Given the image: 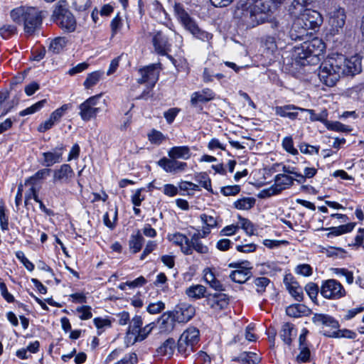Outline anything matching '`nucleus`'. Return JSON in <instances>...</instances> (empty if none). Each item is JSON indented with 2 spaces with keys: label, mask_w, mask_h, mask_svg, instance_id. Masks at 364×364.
<instances>
[{
  "label": "nucleus",
  "mask_w": 364,
  "mask_h": 364,
  "mask_svg": "<svg viewBox=\"0 0 364 364\" xmlns=\"http://www.w3.org/2000/svg\"><path fill=\"white\" fill-rule=\"evenodd\" d=\"M361 70V60L358 56L346 58L342 54H333L320 65L318 75L321 82L332 87L341 76L354 75Z\"/></svg>",
  "instance_id": "1"
},
{
  "label": "nucleus",
  "mask_w": 364,
  "mask_h": 364,
  "mask_svg": "<svg viewBox=\"0 0 364 364\" xmlns=\"http://www.w3.org/2000/svg\"><path fill=\"white\" fill-rule=\"evenodd\" d=\"M273 9L274 6L267 0L248 1L242 9L240 17L248 26L255 27L265 22Z\"/></svg>",
  "instance_id": "2"
},
{
  "label": "nucleus",
  "mask_w": 364,
  "mask_h": 364,
  "mask_svg": "<svg viewBox=\"0 0 364 364\" xmlns=\"http://www.w3.org/2000/svg\"><path fill=\"white\" fill-rule=\"evenodd\" d=\"M12 21L18 24H23L24 31L32 34L42 23V11L32 6H19L10 12Z\"/></svg>",
  "instance_id": "3"
},
{
  "label": "nucleus",
  "mask_w": 364,
  "mask_h": 364,
  "mask_svg": "<svg viewBox=\"0 0 364 364\" xmlns=\"http://www.w3.org/2000/svg\"><path fill=\"white\" fill-rule=\"evenodd\" d=\"M325 48V43L321 39L314 38L295 47L294 55L299 60H306L308 63H316L319 61V56L323 55Z\"/></svg>",
  "instance_id": "4"
},
{
  "label": "nucleus",
  "mask_w": 364,
  "mask_h": 364,
  "mask_svg": "<svg viewBox=\"0 0 364 364\" xmlns=\"http://www.w3.org/2000/svg\"><path fill=\"white\" fill-rule=\"evenodd\" d=\"M102 95L100 93L90 97L78 106V114L83 121L95 119L107 107L106 99H102Z\"/></svg>",
  "instance_id": "5"
},
{
  "label": "nucleus",
  "mask_w": 364,
  "mask_h": 364,
  "mask_svg": "<svg viewBox=\"0 0 364 364\" xmlns=\"http://www.w3.org/2000/svg\"><path fill=\"white\" fill-rule=\"evenodd\" d=\"M53 21L65 32H73L76 28V20L68 8L65 0H60L52 14Z\"/></svg>",
  "instance_id": "6"
},
{
  "label": "nucleus",
  "mask_w": 364,
  "mask_h": 364,
  "mask_svg": "<svg viewBox=\"0 0 364 364\" xmlns=\"http://www.w3.org/2000/svg\"><path fill=\"white\" fill-rule=\"evenodd\" d=\"M174 11L178 19L185 28L193 36L203 41H208L212 38V34L201 30L195 21L191 18L188 14L184 10L182 5L176 4L174 6Z\"/></svg>",
  "instance_id": "7"
},
{
  "label": "nucleus",
  "mask_w": 364,
  "mask_h": 364,
  "mask_svg": "<svg viewBox=\"0 0 364 364\" xmlns=\"http://www.w3.org/2000/svg\"><path fill=\"white\" fill-rule=\"evenodd\" d=\"M331 0H323V6L328 16L329 25L333 35L343 31L346 23V14L343 8L337 5H329Z\"/></svg>",
  "instance_id": "8"
},
{
  "label": "nucleus",
  "mask_w": 364,
  "mask_h": 364,
  "mask_svg": "<svg viewBox=\"0 0 364 364\" xmlns=\"http://www.w3.org/2000/svg\"><path fill=\"white\" fill-rule=\"evenodd\" d=\"M200 333L196 327H189L180 336L178 341V350L184 357L193 352L195 346L198 343Z\"/></svg>",
  "instance_id": "9"
},
{
  "label": "nucleus",
  "mask_w": 364,
  "mask_h": 364,
  "mask_svg": "<svg viewBox=\"0 0 364 364\" xmlns=\"http://www.w3.org/2000/svg\"><path fill=\"white\" fill-rule=\"evenodd\" d=\"M320 293L323 297L329 300H338L346 295L343 286L334 279L323 281L320 287Z\"/></svg>",
  "instance_id": "10"
},
{
  "label": "nucleus",
  "mask_w": 364,
  "mask_h": 364,
  "mask_svg": "<svg viewBox=\"0 0 364 364\" xmlns=\"http://www.w3.org/2000/svg\"><path fill=\"white\" fill-rule=\"evenodd\" d=\"M299 12V15L296 18L295 28L303 25L309 30H314L323 22L321 14L315 10L305 9Z\"/></svg>",
  "instance_id": "11"
},
{
  "label": "nucleus",
  "mask_w": 364,
  "mask_h": 364,
  "mask_svg": "<svg viewBox=\"0 0 364 364\" xmlns=\"http://www.w3.org/2000/svg\"><path fill=\"white\" fill-rule=\"evenodd\" d=\"M293 177L287 174H277L274 177V183L264 191L268 196L280 193L283 190L291 187L294 183Z\"/></svg>",
  "instance_id": "12"
},
{
  "label": "nucleus",
  "mask_w": 364,
  "mask_h": 364,
  "mask_svg": "<svg viewBox=\"0 0 364 364\" xmlns=\"http://www.w3.org/2000/svg\"><path fill=\"white\" fill-rule=\"evenodd\" d=\"M139 73L141 77L138 79V82L147 83L153 87L159 80V68L156 64H151L139 69Z\"/></svg>",
  "instance_id": "13"
},
{
  "label": "nucleus",
  "mask_w": 364,
  "mask_h": 364,
  "mask_svg": "<svg viewBox=\"0 0 364 364\" xmlns=\"http://www.w3.org/2000/svg\"><path fill=\"white\" fill-rule=\"evenodd\" d=\"M157 164L166 172L171 173L183 172L187 168V164L186 162L178 161L173 158L163 157Z\"/></svg>",
  "instance_id": "14"
},
{
  "label": "nucleus",
  "mask_w": 364,
  "mask_h": 364,
  "mask_svg": "<svg viewBox=\"0 0 364 364\" xmlns=\"http://www.w3.org/2000/svg\"><path fill=\"white\" fill-rule=\"evenodd\" d=\"M152 43L155 51L161 55H166L171 50V44L167 37L161 31H156L152 33Z\"/></svg>",
  "instance_id": "15"
},
{
  "label": "nucleus",
  "mask_w": 364,
  "mask_h": 364,
  "mask_svg": "<svg viewBox=\"0 0 364 364\" xmlns=\"http://www.w3.org/2000/svg\"><path fill=\"white\" fill-rule=\"evenodd\" d=\"M208 236V232L199 231L193 233L189 239V247L191 248V255L193 254V250L199 254H207L209 251L208 246L203 245L200 239L205 238Z\"/></svg>",
  "instance_id": "16"
},
{
  "label": "nucleus",
  "mask_w": 364,
  "mask_h": 364,
  "mask_svg": "<svg viewBox=\"0 0 364 364\" xmlns=\"http://www.w3.org/2000/svg\"><path fill=\"white\" fill-rule=\"evenodd\" d=\"M284 284L286 286L289 294L298 301H301L304 299L303 289L299 283L291 275H287L284 279Z\"/></svg>",
  "instance_id": "17"
},
{
  "label": "nucleus",
  "mask_w": 364,
  "mask_h": 364,
  "mask_svg": "<svg viewBox=\"0 0 364 364\" xmlns=\"http://www.w3.org/2000/svg\"><path fill=\"white\" fill-rule=\"evenodd\" d=\"M65 149L63 144H60L55 147L53 151L43 152L42 164L49 167L53 164L60 162L63 152Z\"/></svg>",
  "instance_id": "18"
},
{
  "label": "nucleus",
  "mask_w": 364,
  "mask_h": 364,
  "mask_svg": "<svg viewBox=\"0 0 364 364\" xmlns=\"http://www.w3.org/2000/svg\"><path fill=\"white\" fill-rule=\"evenodd\" d=\"M229 267L237 268L230 274V278L235 282L243 284L251 277L250 268L241 267L237 263H230Z\"/></svg>",
  "instance_id": "19"
},
{
  "label": "nucleus",
  "mask_w": 364,
  "mask_h": 364,
  "mask_svg": "<svg viewBox=\"0 0 364 364\" xmlns=\"http://www.w3.org/2000/svg\"><path fill=\"white\" fill-rule=\"evenodd\" d=\"M74 171L69 164H65L54 171L53 182L68 183L74 176Z\"/></svg>",
  "instance_id": "20"
},
{
  "label": "nucleus",
  "mask_w": 364,
  "mask_h": 364,
  "mask_svg": "<svg viewBox=\"0 0 364 364\" xmlns=\"http://www.w3.org/2000/svg\"><path fill=\"white\" fill-rule=\"evenodd\" d=\"M168 239L172 243L181 247V252L186 255H191V248L189 247V238L181 232H175L168 235Z\"/></svg>",
  "instance_id": "21"
},
{
  "label": "nucleus",
  "mask_w": 364,
  "mask_h": 364,
  "mask_svg": "<svg viewBox=\"0 0 364 364\" xmlns=\"http://www.w3.org/2000/svg\"><path fill=\"white\" fill-rule=\"evenodd\" d=\"M195 314V309L193 306L188 304H181L177 306L174 317L180 323L188 321Z\"/></svg>",
  "instance_id": "22"
},
{
  "label": "nucleus",
  "mask_w": 364,
  "mask_h": 364,
  "mask_svg": "<svg viewBox=\"0 0 364 364\" xmlns=\"http://www.w3.org/2000/svg\"><path fill=\"white\" fill-rule=\"evenodd\" d=\"M300 109H301V107H296L294 105H286L275 107L274 111L275 114L281 117H287L289 119L294 120L297 118Z\"/></svg>",
  "instance_id": "23"
},
{
  "label": "nucleus",
  "mask_w": 364,
  "mask_h": 364,
  "mask_svg": "<svg viewBox=\"0 0 364 364\" xmlns=\"http://www.w3.org/2000/svg\"><path fill=\"white\" fill-rule=\"evenodd\" d=\"M208 304L214 310L224 309L228 305V301L225 294H209L207 297Z\"/></svg>",
  "instance_id": "24"
},
{
  "label": "nucleus",
  "mask_w": 364,
  "mask_h": 364,
  "mask_svg": "<svg viewBox=\"0 0 364 364\" xmlns=\"http://www.w3.org/2000/svg\"><path fill=\"white\" fill-rule=\"evenodd\" d=\"M311 320L312 322L316 325L321 324L325 326L331 327L333 329H338L340 326L338 321L328 314H314Z\"/></svg>",
  "instance_id": "25"
},
{
  "label": "nucleus",
  "mask_w": 364,
  "mask_h": 364,
  "mask_svg": "<svg viewBox=\"0 0 364 364\" xmlns=\"http://www.w3.org/2000/svg\"><path fill=\"white\" fill-rule=\"evenodd\" d=\"M200 218L203 225L200 231L205 230L208 232V235L210 233L211 229L218 227L219 217L215 213H203L200 215Z\"/></svg>",
  "instance_id": "26"
},
{
  "label": "nucleus",
  "mask_w": 364,
  "mask_h": 364,
  "mask_svg": "<svg viewBox=\"0 0 364 364\" xmlns=\"http://www.w3.org/2000/svg\"><path fill=\"white\" fill-rule=\"evenodd\" d=\"M215 97V93L209 88H205L199 92H195L191 95V104L196 106L198 102H206Z\"/></svg>",
  "instance_id": "27"
},
{
  "label": "nucleus",
  "mask_w": 364,
  "mask_h": 364,
  "mask_svg": "<svg viewBox=\"0 0 364 364\" xmlns=\"http://www.w3.org/2000/svg\"><path fill=\"white\" fill-rule=\"evenodd\" d=\"M355 223H350L346 225H339L337 227H331V228H321L320 230H328L329 232L326 234L327 237H333L341 235L345 233H348L351 232Z\"/></svg>",
  "instance_id": "28"
},
{
  "label": "nucleus",
  "mask_w": 364,
  "mask_h": 364,
  "mask_svg": "<svg viewBox=\"0 0 364 364\" xmlns=\"http://www.w3.org/2000/svg\"><path fill=\"white\" fill-rule=\"evenodd\" d=\"M168 156L176 159L188 160L191 158V153L187 146H173L168 150Z\"/></svg>",
  "instance_id": "29"
},
{
  "label": "nucleus",
  "mask_w": 364,
  "mask_h": 364,
  "mask_svg": "<svg viewBox=\"0 0 364 364\" xmlns=\"http://www.w3.org/2000/svg\"><path fill=\"white\" fill-rule=\"evenodd\" d=\"M296 19L294 20L291 28L289 31V36L294 41H304L309 35L311 34L308 28H304L303 25H300L298 28H295Z\"/></svg>",
  "instance_id": "30"
},
{
  "label": "nucleus",
  "mask_w": 364,
  "mask_h": 364,
  "mask_svg": "<svg viewBox=\"0 0 364 364\" xmlns=\"http://www.w3.org/2000/svg\"><path fill=\"white\" fill-rule=\"evenodd\" d=\"M286 312L288 316L297 318L309 315L311 310L304 304H296L288 306Z\"/></svg>",
  "instance_id": "31"
},
{
  "label": "nucleus",
  "mask_w": 364,
  "mask_h": 364,
  "mask_svg": "<svg viewBox=\"0 0 364 364\" xmlns=\"http://www.w3.org/2000/svg\"><path fill=\"white\" fill-rule=\"evenodd\" d=\"M142 323V319L139 316H136L132 319L126 336L127 343H131L133 338L141 328Z\"/></svg>",
  "instance_id": "32"
},
{
  "label": "nucleus",
  "mask_w": 364,
  "mask_h": 364,
  "mask_svg": "<svg viewBox=\"0 0 364 364\" xmlns=\"http://www.w3.org/2000/svg\"><path fill=\"white\" fill-rule=\"evenodd\" d=\"M336 330V331H323V335L326 337L336 338H349V339H354L356 337V333L353 331H350V330H348L346 328H343V329L338 328Z\"/></svg>",
  "instance_id": "33"
},
{
  "label": "nucleus",
  "mask_w": 364,
  "mask_h": 364,
  "mask_svg": "<svg viewBox=\"0 0 364 364\" xmlns=\"http://www.w3.org/2000/svg\"><path fill=\"white\" fill-rule=\"evenodd\" d=\"M280 336L287 345H291L293 338L296 336L294 325L290 323H284L281 329Z\"/></svg>",
  "instance_id": "34"
},
{
  "label": "nucleus",
  "mask_w": 364,
  "mask_h": 364,
  "mask_svg": "<svg viewBox=\"0 0 364 364\" xmlns=\"http://www.w3.org/2000/svg\"><path fill=\"white\" fill-rule=\"evenodd\" d=\"M50 171L51 170L49 168H43L38 171L34 175L30 176L25 181V185H33L36 186L49 176Z\"/></svg>",
  "instance_id": "35"
},
{
  "label": "nucleus",
  "mask_w": 364,
  "mask_h": 364,
  "mask_svg": "<svg viewBox=\"0 0 364 364\" xmlns=\"http://www.w3.org/2000/svg\"><path fill=\"white\" fill-rule=\"evenodd\" d=\"M68 40L65 37H57L53 39L49 45L48 51L52 53L58 54L66 47Z\"/></svg>",
  "instance_id": "36"
},
{
  "label": "nucleus",
  "mask_w": 364,
  "mask_h": 364,
  "mask_svg": "<svg viewBox=\"0 0 364 364\" xmlns=\"http://www.w3.org/2000/svg\"><path fill=\"white\" fill-rule=\"evenodd\" d=\"M300 111L308 112L310 114V120L311 122H320L325 125L328 120V113L326 109H323L318 114L315 112L314 109H311L301 108Z\"/></svg>",
  "instance_id": "37"
},
{
  "label": "nucleus",
  "mask_w": 364,
  "mask_h": 364,
  "mask_svg": "<svg viewBox=\"0 0 364 364\" xmlns=\"http://www.w3.org/2000/svg\"><path fill=\"white\" fill-rule=\"evenodd\" d=\"M144 242V239L140 234L139 231L136 235H132L129 241L130 251L136 254L139 252Z\"/></svg>",
  "instance_id": "38"
},
{
  "label": "nucleus",
  "mask_w": 364,
  "mask_h": 364,
  "mask_svg": "<svg viewBox=\"0 0 364 364\" xmlns=\"http://www.w3.org/2000/svg\"><path fill=\"white\" fill-rule=\"evenodd\" d=\"M206 288L200 284L192 285L186 289V295L194 299H199L205 296Z\"/></svg>",
  "instance_id": "39"
},
{
  "label": "nucleus",
  "mask_w": 364,
  "mask_h": 364,
  "mask_svg": "<svg viewBox=\"0 0 364 364\" xmlns=\"http://www.w3.org/2000/svg\"><path fill=\"white\" fill-rule=\"evenodd\" d=\"M104 72L102 70L94 71L89 73L83 82L85 89H90L96 85L102 77Z\"/></svg>",
  "instance_id": "40"
},
{
  "label": "nucleus",
  "mask_w": 364,
  "mask_h": 364,
  "mask_svg": "<svg viewBox=\"0 0 364 364\" xmlns=\"http://www.w3.org/2000/svg\"><path fill=\"white\" fill-rule=\"evenodd\" d=\"M176 347L175 341L173 338H168L157 349V353L160 355H168L170 357L173 355Z\"/></svg>",
  "instance_id": "41"
},
{
  "label": "nucleus",
  "mask_w": 364,
  "mask_h": 364,
  "mask_svg": "<svg viewBox=\"0 0 364 364\" xmlns=\"http://www.w3.org/2000/svg\"><path fill=\"white\" fill-rule=\"evenodd\" d=\"M154 327V323H151L145 326L144 328H141L137 332L136 335L133 338L130 344L133 345L136 342L142 341L146 338L149 334L151 332Z\"/></svg>",
  "instance_id": "42"
},
{
  "label": "nucleus",
  "mask_w": 364,
  "mask_h": 364,
  "mask_svg": "<svg viewBox=\"0 0 364 364\" xmlns=\"http://www.w3.org/2000/svg\"><path fill=\"white\" fill-rule=\"evenodd\" d=\"M159 329L161 333H166L173 328V318L168 315L163 314L159 319Z\"/></svg>",
  "instance_id": "43"
},
{
  "label": "nucleus",
  "mask_w": 364,
  "mask_h": 364,
  "mask_svg": "<svg viewBox=\"0 0 364 364\" xmlns=\"http://www.w3.org/2000/svg\"><path fill=\"white\" fill-rule=\"evenodd\" d=\"M255 202L256 200L254 198H242L234 203V207L238 210H250L255 205Z\"/></svg>",
  "instance_id": "44"
},
{
  "label": "nucleus",
  "mask_w": 364,
  "mask_h": 364,
  "mask_svg": "<svg viewBox=\"0 0 364 364\" xmlns=\"http://www.w3.org/2000/svg\"><path fill=\"white\" fill-rule=\"evenodd\" d=\"M237 360L242 363L257 364L261 360V358L252 352H243L239 355Z\"/></svg>",
  "instance_id": "45"
},
{
  "label": "nucleus",
  "mask_w": 364,
  "mask_h": 364,
  "mask_svg": "<svg viewBox=\"0 0 364 364\" xmlns=\"http://www.w3.org/2000/svg\"><path fill=\"white\" fill-rule=\"evenodd\" d=\"M325 127L328 130L338 132H350L352 131V129L349 126L345 125L338 121L332 122L327 120Z\"/></svg>",
  "instance_id": "46"
},
{
  "label": "nucleus",
  "mask_w": 364,
  "mask_h": 364,
  "mask_svg": "<svg viewBox=\"0 0 364 364\" xmlns=\"http://www.w3.org/2000/svg\"><path fill=\"white\" fill-rule=\"evenodd\" d=\"M195 181L198 183L199 186L206 189L208 191L213 193L211 187V181L209 176L205 173H200L195 177Z\"/></svg>",
  "instance_id": "47"
},
{
  "label": "nucleus",
  "mask_w": 364,
  "mask_h": 364,
  "mask_svg": "<svg viewBox=\"0 0 364 364\" xmlns=\"http://www.w3.org/2000/svg\"><path fill=\"white\" fill-rule=\"evenodd\" d=\"M147 136L149 141L155 145H160L166 140V136L161 132L156 129H152Z\"/></svg>",
  "instance_id": "48"
},
{
  "label": "nucleus",
  "mask_w": 364,
  "mask_h": 364,
  "mask_svg": "<svg viewBox=\"0 0 364 364\" xmlns=\"http://www.w3.org/2000/svg\"><path fill=\"white\" fill-rule=\"evenodd\" d=\"M46 103V100H42L34 105H31V107L21 111L19 112V115L21 117L33 114L38 111H39L41 108L44 107V105Z\"/></svg>",
  "instance_id": "49"
},
{
  "label": "nucleus",
  "mask_w": 364,
  "mask_h": 364,
  "mask_svg": "<svg viewBox=\"0 0 364 364\" xmlns=\"http://www.w3.org/2000/svg\"><path fill=\"white\" fill-rule=\"evenodd\" d=\"M332 272L337 276L345 277L346 281L348 284H353L354 277L353 273L351 271L346 268H333Z\"/></svg>",
  "instance_id": "50"
},
{
  "label": "nucleus",
  "mask_w": 364,
  "mask_h": 364,
  "mask_svg": "<svg viewBox=\"0 0 364 364\" xmlns=\"http://www.w3.org/2000/svg\"><path fill=\"white\" fill-rule=\"evenodd\" d=\"M304 289L306 294L309 295V298L315 301L317 299V296L318 292L320 291V288L314 282H309L304 287Z\"/></svg>",
  "instance_id": "51"
},
{
  "label": "nucleus",
  "mask_w": 364,
  "mask_h": 364,
  "mask_svg": "<svg viewBox=\"0 0 364 364\" xmlns=\"http://www.w3.org/2000/svg\"><path fill=\"white\" fill-rule=\"evenodd\" d=\"M256 290L259 294L265 291L266 287L269 284L270 280L267 277H262L255 278L253 281Z\"/></svg>",
  "instance_id": "52"
},
{
  "label": "nucleus",
  "mask_w": 364,
  "mask_h": 364,
  "mask_svg": "<svg viewBox=\"0 0 364 364\" xmlns=\"http://www.w3.org/2000/svg\"><path fill=\"white\" fill-rule=\"evenodd\" d=\"M69 109V105L65 104L62 105L60 107L58 108L55 111H53L50 117L52 120L56 124L58 123L62 118V117L65 114L66 111Z\"/></svg>",
  "instance_id": "53"
},
{
  "label": "nucleus",
  "mask_w": 364,
  "mask_h": 364,
  "mask_svg": "<svg viewBox=\"0 0 364 364\" xmlns=\"http://www.w3.org/2000/svg\"><path fill=\"white\" fill-rule=\"evenodd\" d=\"M16 33V27L14 25L6 24L0 28V36L4 39H8Z\"/></svg>",
  "instance_id": "54"
},
{
  "label": "nucleus",
  "mask_w": 364,
  "mask_h": 364,
  "mask_svg": "<svg viewBox=\"0 0 364 364\" xmlns=\"http://www.w3.org/2000/svg\"><path fill=\"white\" fill-rule=\"evenodd\" d=\"M300 352L296 356V360L298 362L306 363L309 360L310 358V350L307 345L299 346Z\"/></svg>",
  "instance_id": "55"
},
{
  "label": "nucleus",
  "mask_w": 364,
  "mask_h": 364,
  "mask_svg": "<svg viewBox=\"0 0 364 364\" xmlns=\"http://www.w3.org/2000/svg\"><path fill=\"white\" fill-rule=\"evenodd\" d=\"M294 272L296 274L304 276L309 277L313 273L312 267L308 264H299L295 267Z\"/></svg>",
  "instance_id": "56"
},
{
  "label": "nucleus",
  "mask_w": 364,
  "mask_h": 364,
  "mask_svg": "<svg viewBox=\"0 0 364 364\" xmlns=\"http://www.w3.org/2000/svg\"><path fill=\"white\" fill-rule=\"evenodd\" d=\"M282 146L287 152L292 155H296L298 154L297 149L294 147L291 136H286L283 139Z\"/></svg>",
  "instance_id": "57"
},
{
  "label": "nucleus",
  "mask_w": 364,
  "mask_h": 364,
  "mask_svg": "<svg viewBox=\"0 0 364 364\" xmlns=\"http://www.w3.org/2000/svg\"><path fill=\"white\" fill-rule=\"evenodd\" d=\"M239 221L240 224V228H242L247 234L250 235L254 234V225L248 219L239 216Z\"/></svg>",
  "instance_id": "58"
},
{
  "label": "nucleus",
  "mask_w": 364,
  "mask_h": 364,
  "mask_svg": "<svg viewBox=\"0 0 364 364\" xmlns=\"http://www.w3.org/2000/svg\"><path fill=\"white\" fill-rule=\"evenodd\" d=\"M5 206L3 201H0V225L2 230L9 229V220L5 213Z\"/></svg>",
  "instance_id": "59"
},
{
  "label": "nucleus",
  "mask_w": 364,
  "mask_h": 364,
  "mask_svg": "<svg viewBox=\"0 0 364 364\" xmlns=\"http://www.w3.org/2000/svg\"><path fill=\"white\" fill-rule=\"evenodd\" d=\"M16 257L21 261L27 270L32 272L34 269V264L26 258L22 251H17L16 252Z\"/></svg>",
  "instance_id": "60"
},
{
  "label": "nucleus",
  "mask_w": 364,
  "mask_h": 364,
  "mask_svg": "<svg viewBox=\"0 0 364 364\" xmlns=\"http://www.w3.org/2000/svg\"><path fill=\"white\" fill-rule=\"evenodd\" d=\"M165 308V304L162 301L151 303L146 307L147 311L151 314H156L161 312Z\"/></svg>",
  "instance_id": "61"
},
{
  "label": "nucleus",
  "mask_w": 364,
  "mask_h": 364,
  "mask_svg": "<svg viewBox=\"0 0 364 364\" xmlns=\"http://www.w3.org/2000/svg\"><path fill=\"white\" fill-rule=\"evenodd\" d=\"M299 150L303 154H318L319 151V146H311L308 144L302 143L299 145Z\"/></svg>",
  "instance_id": "62"
},
{
  "label": "nucleus",
  "mask_w": 364,
  "mask_h": 364,
  "mask_svg": "<svg viewBox=\"0 0 364 364\" xmlns=\"http://www.w3.org/2000/svg\"><path fill=\"white\" fill-rule=\"evenodd\" d=\"M138 363V358L135 353H131L126 355L123 358L114 364H136Z\"/></svg>",
  "instance_id": "63"
},
{
  "label": "nucleus",
  "mask_w": 364,
  "mask_h": 364,
  "mask_svg": "<svg viewBox=\"0 0 364 364\" xmlns=\"http://www.w3.org/2000/svg\"><path fill=\"white\" fill-rule=\"evenodd\" d=\"M162 192L167 196L173 197L178 194V188L173 184L167 183L164 185Z\"/></svg>",
  "instance_id": "64"
}]
</instances>
